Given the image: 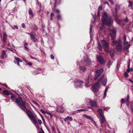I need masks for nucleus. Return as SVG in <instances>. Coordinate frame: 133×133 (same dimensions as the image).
Listing matches in <instances>:
<instances>
[{"instance_id":"1","label":"nucleus","mask_w":133,"mask_h":133,"mask_svg":"<svg viewBox=\"0 0 133 133\" xmlns=\"http://www.w3.org/2000/svg\"><path fill=\"white\" fill-rule=\"evenodd\" d=\"M102 24H105L106 25H109L111 23V18L108 14L106 12L103 14L102 18Z\"/></svg>"},{"instance_id":"2","label":"nucleus","mask_w":133,"mask_h":133,"mask_svg":"<svg viewBox=\"0 0 133 133\" xmlns=\"http://www.w3.org/2000/svg\"><path fill=\"white\" fill-rule=\"evenodd\" d=\"M15 101L20 107L23 110L26 107V103L24 101H23L21 97H19L18 98H16Z\"/></svg>"},{"instance_id":"3","label":"nucleus","mask_w":133,"mask_h":133,"mask_svg":"<svg viewBox=\"0 0 133 133\" xmlns=\"http://www.w3.org/2000/svg\"><path fill=\"white\" fill-rule=\"evenodd\" d=\"M112 45L114 46L116 45V47L117 50L118 51H120L122 49V42L121 41L119 40L118 41H115L114 40L112 39Z\"/></svg>"},{"instance_id":"4","label":"nucleus","mask_w":133,"mask_h":133,"mask_svg":"<svg viewBox=\"0 0 133 133\" xmlns=\"http://www.w3.org/2000/svg\"><path fill=\"white\" fill-rule=\"evenodd\" d=\"M25 112H26L29 117L35 124L37 123L36 121L33 113L30 110H28L26 107L23 110Z\"/></svg>"},{"instance_id":"5","label":"nucleus","mask_w":133,"mask_h":133,"mask_svg":"<svg viewBox=\"0 0 133 133\" xmlns=\"http://www.w3.org/2000/svg\"><path fill=\"white\" fill-rule=\"evenodd\" d=\"M103 79V77H101L98 81L92 87L93 91L96 92L98 91V88L99 87L100 83Z\"/></svg>"},{"instance_id":"6","label":"nucleus","mask_w":133,"mask_h":133,"mask_svg":"<svg viewBox=\"0 0 133 133\" xmlns=\"http://www.w3.org/2000/svg\"><path fill=\"white\" fill-rule=\"evenodd\" d=\"M101 43L105 52H109V43L108 42L103 40L101 41Z\"/></svg>"},{"instance_id":"7","label":"nucleus","mask_w":133,"mask_h":133,"mask_svg":"<svg viewBox=\"0 0 133 133\" xmlns=\"http://www.w3.org/2000/svg\"><path fill=\"white\" fill-rule=\"evenodd\" d=\"M116 29L115 28H114L112 29H111L110 30V35L111 37V40H114V38L116 37Z\"/></svg>"},{"instance_id":"8","label":"nucleus","mask_w":133,"mask_h":133,"mask_svg":"<svg viewBox=\"0 0 133 133\" xmlns=\"http://www.w3.org/2000/svg\"><path fill=\"white\" fill-rule=\"evenodd\" d=\"M103 71V70L102 69H99L97 70L96 72V75L94 78V79L96 80L102 74Z\"/></svg>"},{"instance_id":"9","label":"nucleus","mask_w":133,"mask_h":133,"mask_svg":"<svg viewBox=\"0 0 133 133\" xmlns=\"http://www.w3.org/2000/svg\"><path fill=\"white\" fill-rule=\"evenodd\" d=\"M14 62L16 64H17L18 65V66H19L20 65L19 63V62H22L21 59L19 58L15 57H14Z\"/></svg>"},{"instance_id":"10","label":"nucleus","mask_w":133,"mask_h":133,"mask_svg":"<svg viewBox=\"0 0 133 133\" xmlns=\"http://www.w3.org/2000/svg\"><path fill=\"white\" fill-rule=\"evenodd\" d=\"M97 58L100 63V64H103L104 63V61L102 57L101 56V55H98L97 56Z\"/></svg>"},{"instance_id":"11","label":"nucleus","mask_w":133,"mask_h":133,"mask_svg":"<svg viewBox=\"0 0 133 133\" xmlns=\"http://www.w3.org/2000/svg\"><path fill=\"white\" fill-rule=\"evenodd\" d=\"M64 111V108L62 106H59L57 107V111L58 112H63Z\"/></svg>"},{"instance_id":"12","label":"nucleus","mask_w":133,"mask_h":133,"mask_svg":"<svg viewBox=\"0 0 133 133\" xmlns=\"http://www.w3.org/2000/svg\"><path fill=\"white\" fill-rule=\"evenodd\" d=\"M83 82L81 81H78L75 83V85L76 87H81Z\"/></svg>"},{"instance_id":"13","label":"nucleus","mask_w":133,"mask_h":133,"mask_svg":"<svg viewBox=\"0 0 133 133\" xmlns=\"http://www.w3.org/2000/svg\"><path fill=\"white\" fill-rule=\"evenodd\" d=\"M84 62H83V63L85 62L87 64L89 65L91 64V61L90 60H89L86 57H84Z\"/></svg>"},{"instance_id":"14","label":"nucleus","mask_w":133,"mask_h":133,"mask_svg":"<svg viewBox=\"0 0 133 133\" xmlns=\"http://www.w3.org/2000/svg\"><path fill=\"white\" fill-rule=\"evenodd\" d=\"M89 104L92 107H95L97 106V103L95 101H90Z\"/></svg>"},{"instance_id":"15","label":"nucleus","mask_w":133,"mask_h":133,"mask_svg":"<svg viewBox=\"0 0 133 133\" xmlns=\"http://www.w3.org/2000/svg\"><path fill=\"white\" fill-rule=\"evenodd\" d=\"M100 117V120L101 121L100 123L101 124H104L106 121V120L104 116H99Z\"/></svg>"},{"instance_id":"16","label":"nucleus","mask_w":133,"mask_h":133,"mask_svg":"<svg viewBox=\"0 0 133 133\" xmlns=\"http://www.w3.org/2000/svg\"><path fill=\"white\" fill-rule=\"evenodd\" d=\"M29 35L30 36L31 40L34 42H36L37 41V39L35 38L34 36L31 33L29 34Z\"/></svg>"},{"instance_id":"17","label":"nucleus","mask_w":133,"mask_h":133,"mask_svg":"<svg viewBox=\"0 0 133 133\" xmlns=\"http://www.w3.org/2000/svg\"><path fill=\"white\" fill-rule=\"evenodd\" d=\"M109 52L108 53H110L111 57H113L114 56V55L115 54L114 50V49H112L110 50H109Z\"/></svg>"},{"instance_id":"18","label":"nucleus","mask_w":133,"mask_h":133,"mask_svg":"<svg viewBox=\"0 0 133 133\" xmlns=\"http://www.w3.org/2000/svg\"><path fill=\"white\" fill-rule=\"evenodd\" d=\"M97 111L99 112V116H103V111L102 109L99 108L97 110Z\"/></svg>"},{"instance_id":"19","label":"nucleus","mask_w":133,"mask_h":133,"mask_svg":"<svg viewBox=\"0 0 133 133\" xmlns=\"http://www.w3.org/2000/svg\"><path fill=\"white\" fill-rule=\"evenodd\" d=\"M115 10L116 13H117L119 10L120 6L119 5L116 4L115 5Z\"/></svg>"},{"instance_id":"20","label":"nucleus","mask_w":133,"mask_h":133,"mask_svg":"<svg viewBox=\"0 0 133 133\" xmlns=\"http://www.w3.org/2000/svg\"><path fill=\"white\" fill-rule=\"evenodd\" d=\"M7 35L5 32H4L3 34V40L4 42H5L7 39Z\"/></svg>"},{"instance_id":"21","label":"nucleus","mask_w":133,"mask_h":133,"mask_svg":"<svg viewBox=\"0 0 133 133\" xmlns=\"http://www.w3.org/2000/svg\"><path fill=\"white\" fill-rule=\"evenodd\" d=\"M1 56L3 59L6 57V52L4 51H3L2 52Z\"/></svg>"},{"instance_id":"22","label":"nucleus","mask_w":133,"mask_h":133,"mask_svg":"<svg viewBox=\"0 0 133 133\" xmlns=\"http://www.w3.org/2000/svg\"><path fill=\"white\" fill-rule=\"evenodd\" d=\"M79 69L80 70H82L83 72H85L86 70V68L83 66H79Z\"/></svg>"},{"instance_id":"23","label":"nucleus","mask_w":133,"mask_h":133,"mask_svg":"<svg viewBox=\"0 0 133 133\" xmlns=\"http://www.w3.org/2000/svg\"><path fill=\"white\" fill-rule=\"evenodd\" d=\"M55 0V3H54V7L55 8L56 4H59L60 3V0Z\"/></svg>"},{"instance_id":"24","label":"nucleus","mask_w":133,"mask_h":133,"mask_svg":"<svg viewBox=\"0 0 133 133\" xmlns=\"http://www.w3.org/2000/svg\"><path fill=\"white\" fill-rule=\"evenodd\" d=\"M3 93L5 95H8L10 94V93L6 90H4L3 92Z\"/></svg>"},{"instance_id":"25","label":"nucleus","mask_w":133,"mask_h":133,"mask_svg":"<svg viewBox=\"0 0 133 133\" xmlns=\"http://www.w3.org/2000/svg\"><path fill=\"white\" fill-rule=\"evenodd\" d=\"M115 20L119 24H123L122 22H123L122 21L118 20L117 19H116Z\"/></svg>"},{"instance_id":"26","label":"nucleus","mask_w":133,"mask_h":133,"mask_svg":"<svg viewBox=\"0 0 133 133\" xmlns=\"http://www.w3.org/2000/svg\"><path fill=\"white\" fill-rule=\"evenodd\" d=\"M85 117L86 118H87L89 119L91 121H92L93 120V119L92 118V117L90 116L85 115Z\"/></svg>"},{"instance_id":"27","label":"nucleus","mask_w":133,"mask_h":133,"mask_svg":"<svg viewBox=\"0 0 133 133\" xmlns=\"http://www.w3.org/2000/svg\"><path fill=\"white\" fill-rule=\"evenodd\" d=\"M29 15H31L32 16H33L34 15L32 12V11L31 9H30L29 11Z\"/></svg>"},{"instance_id":"28","label":"nucleus","mask_w":133,"mask_h":133,"mask_svg":"<svg viewBox=\"0 0 133 133\" xmlns=\"http://www.w3.org/2000/svg\"><path fill=\"white\" fill-rule=\"evenodd\" d=\"M130 44H129V45L125 46L124 48V49L125 50H127L130 47Z\"/></svg>"},{"instance_id":"29","label":"nucleus","mask_w":133,"mask_h":133,"mask_svg":"<svg viewBox=\"0 0 133 133\" xmlns=\"http://www.w3.org/2000/svg\"><path fill=\"white\" fill-rule=\"evenodd\" d=\"M98 47L99 50H102V48L101 44L99 43H98Z\"/></svg>"},{"instance_id":"30","label":"nucleus","mask_w":133,"mask_h":133,"mask_svg":"<svg viewBox=\"0 0 133 133\" xmlns=\"http://www.w3.org/2000/svg\"><path fill=\"white\" fill-rule=\"evenodd\" d=\"M107 79H104V81L103 82L102 84L104 86H105L106 85V83L107 82Z\"/></svg>"},{"instance_id":"31","label":"nucleus","mask_w":133,"mask_h":133,"mask_svg":"<svg viewBox=\"0 0 133 133\" xmlns=\"http://www.w3.org/2000/svg\"><path fill=\"white\" fill-rule=\"evenodd\" d=\"M54 16V14L53 13H51L50 15V19L52 20V17Z\"/></svg>"},{"instance_id":"32","label":"nucleus","mask_w":133,"mask_h":133,"mask_svg":"<svg viewBox=\"0 0 133 133\" xmlns=\"http://www.w3.org/2000/svg\"><path fill=\"white\" fill-rule=\"evenodd\" d=\"M102 26L100 28V29L101 30H102L104 28V25H105V24H102Z\"/></svg>"},{"instance_id":"33","label":"nucleus","mask_w":133,"mask_h":133,"mask_svg":"<svg viewBox=\"0 0 133 133\" xmlns=\"http://www.w3.org/2000/svg\"><path fill=\"white\" fill-rule=\"evenodd\" d=\"M57 18L58 20H61V16L59 15H57Z\"/></svg>"},{"instance_id":"34","label":"nucleus","mask_w":133,"mask_h":133,"mask_svg":"<svg viewBox=\"0 0 133 133\" xmlns=\"http://www.w3.org/2000/svg\"><path fill=\"white\" fill-rule=\"evenodd\" d=\"M69 116H68L66 118H65L64 119V121L65 122H66L67 120H69Z\"/></svg>"},{"instance_id":"35","label":"nucleus","mask_w":133,"mask_h":133,"mask_svg":"<svg viewBox=\"0 0 133 133\" xmlns=\"http://www.w3.org/2000/svg\"><path fill=\"white\" fill-rule=\"evenodd\" d=\"M102 10V7L101 6H99L98 9V11H100Z\"/></svg>"},{"instance_id":"36","label":"nucleus","mask_w":133,"mask_h":133,"mask_svg":"<svg viewBox=\"0 0 133 133\" xmlns=\"http://www.w3.org/2000/svg\"><path fill=\"white\" fill-rule=\"evenodd\" d=\"M124 75L126 77H128V74L126 72H125L124 74Z\"/></svg>"},{"instance_id":"37","label":"nucleus","mask_w":133,"mask_h":133,"mask_svg":"<svg viewBox=\"0 0 133 133\" xmlns=\"http://www.w3.org/2000/svg\"><path fill=\"white\" fill-rule=\"evenodd\" d=\"M129 6L131 8H132V5L131 2H129Z\"/></svg>"},{"instance_id":"38","label":"nucleus","mask_w":133,"mask_h":133,"mask_svg":"<svg viewBox=\"0 0 133 133\" xmlns=\"http://www.w3.org/2000/svg\"><path fill=\"white\" fill-rule=\"evenodd\" d=\"M107 92H105L104 91V96H103V98H105V97H106V95H107Z\"/></svg>"},{"instance_id":"39","label":"nucleus","mask_w":133,"mask_h":133,"mask_svg":"<svg viewBox=\"0 0 133 133\" xmlns=\"http://www.w3.org/2000/svg\"><path fill=\"white\" fill-rule=\"evenodd\" d=\"M40 111L43 114H44L45 112L42 109H41L40 110Z\"/></svg>"},{"instance_id":"40","label":"nucleus","mask_w":133,"mask_h":133,"mask_svg":"<svg viewBox=\"0 0 133 133\" xmlns=\"http://www.w3.org/2000/svg\"><path fill=\"white\" fill-rule=\"evenodd\" d=\"M109 2H110L111 5H113L114 4V2L112 1L111 0H108Z\"/></svg>"},{"instance_id":"41","label":"nucleus","mask_w":133,"mask_h":133,"mask_svg":"<svg viewBox=\"0 0 133 133\" xmlns=\"http://www.w3.org/2000/svg\"><path fill=\"white\" fill-rule=\"evenodd\" d=\"M126 38L125 36H124L123 37V41L124 42H125L126 41Z\"/></svg>"},{"instance_id":"42","label":"nucleus","mask_w":133,"mask_h":133,"mask_svg":"<svg viewBox=\"0 0 133 133\" xmlns=\"http://www.w3.org/2000/svg\"><path fill=\"white\" fill-rule=\"evenodd\" d=\"M38 122L40 125H41L42 123L40 119H38Z\"/></svg>"},{"instance_id":"43","label":"nucleus","mask_w":133,"mask_h":133,"mask_svg":"<svg viewBox=\"0 0 133 133\" xmlns=\"http://www.w3.org/2000/svg\"><path fill=\"white\" fill-rule=\"evenodd\" d=\"M128 43V42H124L123 43V45H126Z\"/></svg>"},{"instance_id":"44","label":"nucleus","mask_w":133,"mask_h":133,"mask_svg":"<svg viewBox=\"0 0 133 133\" xmlns=\"http://www.w3.org/2000/svg\"><path fill=\"white\" fill-rule=\"evenodd\" d=\"M131 109L132 111L133 112V103H132L131 104Z\"/></svg>"},{"instance_id":"45","label":"nucleus","mask_w":133,"mask_h":133,"mask_svg":"<svg viewBox=\"0 0 133 133\" xmlns=\"http://www.w3.org/2000/svg\"><path fill=\"white\" fill-rule=\"evenodd\" d=\"M121 102L122 103H125V100H124V99L123 98H122V99H121Z\"/></svg>"},{"instance_id":"46","label":"nucleus","mask_w":133,"mask_h":133,"mask_svg":"<svg viewBox=\"0 0 133 133\" xmlns=\"http://www.w3.org/2000/svg\"><path fill=\"white\" fill-rule=\"evenodd\" d=\"M119 64H117V68L116 69H117V70H118V69L119 68Z\"/></svg>"},{"instance_id":"47","label":"nucleus","mask_w":133,"mask_h":133,"mask_svg":"<svg viewBox=\"0 0 133 133\" xmlns=\"http://www.w3.org/2000/svg\"><path fill=\"white\" fill-rule=\"evenodd\" d=\"M50 57L52 59H53L54 58V56H53V55H52V54H51L50 55Z\"/></svg>"},{"instance_id":"48","label":"nucleus","mask_w":133,"mask_h":133,"mask_svg":"<svg viewBox=\"0 0 133 133\" xmlns=\"http://www.w3.org/2000/svg\"><path fill=\"white\" fill-rule=\"evenodd\" d=\"M1 85H2L3 86H5L6 87H7V85H6V84H1Z\"/></svg>"},{"instance_id":"49","label":"nucleus","mask_w":133,"mask_h":133,"mask_svg":"<svg viewBox=\"0 0 133 133\" xmlns=\"http://www.w3.org/2000/svg\"><path fill=\"white\" fill-rule=\"evenodd\" d=\"M103 4H107L108 6H109V3H108L104 1Z\"/></svg>"},{"instance_id":"50","label":"nucleus","mask_w":133,"mask_h":133,"mask_svg":"<svg viewBox=\"0 0 133 133\" xmlns=\"http://www.w3.org/2000/svg\"><path fill=\"white\" fill-rule=\"evenodd\" d=\"M126 23H127L128 21V20L127 18H126L124 20Z\"/></svg>"},{"instance_id":"51","label":"nucleus","mask_w":133,"mask_h":133,"mask_svg":"<svg viewBox=\"0 0 133 133\" xmlns=\"http://www.w3.org/2000/svg\"><path fill=\"white\" fill-rule=\"evenodd\" d=\"M22 27L23 28H25V24L24 23L22 24Z\"/></svg>"},{"instance_id":"52","label":"nucleus","mask_w":133,"mask_h":133,"mask_svg":"<svg viewBox=\"0 0 133 133\" xmlns=\"http://www.w3.org/2000/svg\"><path fill=\"white\" fill-rule=\"evenodd\" d=\"M129 97V96L128 95L127 96V99L125 100V101H126L127 102H128V98Z\"/></svg>"},{"instance_id":"53","label":"nucleus","mask_w":133,"mask_h":133,"mask_svg":"<svg viewBox=\"0 0 133 133\" xmlns=\"http://www.w3.org/2000/svg\"><path fill=\"white\" fill-rule=\"evenodd\" d=\"M69 118H69V121H72V117H69Z\"/></svg>"},{"instance_id":"54","label":"nucleus","mask_w":133,"mask_h":133,"mask_svg":"<svg viewBox=\"0 0 133 133\" xmlns=\"http://www.w3.org/2000/svg\"><path fill=\"white\" fill-rule=\"evenodd\" d=\"M100 12H101L100 11H98L97 16H98V17H99V15Z\"/></svg>"},{"instance_id":"55","label":"nucleus","mask_w":133,"mask_h":133,"mask_svg":"<svg viewBox=\"0 0 133 133\" xmlns=\"http://www.w3.org/2000/svg\"><path fill=\"white\" fill-rule=\"evenodd\" d=\"M85 110L84 109H82L78 110H77V111H84Z\"/></svg>"},{"instance_id":"56","label":"nucleus","mask_w":133,"mask_h":133,"mask_svg":"<svg viewBox=\"0 0 133 133\" xmlns=\"http://www.w3.org/2000/svg\"><path fill=\"white\" fill-rule=\"evenodd\" d=\"M11 98L12 99H14L15 96L14 95H12L11 96Z\"/></svg>"},{"instance_id":"57","label":"nucleus","mask_w":133,"mask_h":133,"mask_svg":"<svg viewBox=\"0 0 133 133\" xmlns=\"http://www.w3.org/2000/svg\"><path fill=\"white\" fill-rule=\"evenodd\" d=\"M30 56L31 59H35V58L34 57H32L31 55H30Z\"/></svg>"},{"instance_id":"58","label":"nucleus","mask_w":133,"mask_h":133,"mask_svg":"<svg viewBox=\"0 0 133 133\" xmlns=\"http://www.w3.org/2000/svg\"><path fill=\"white\" fill-rule=\"evenodd\" d=\"M126 71H127L128 72H129L130 71V70L129 69V68H128L127 70H126Z\"/></svg>"},{"instance_id":"59","label":"nucleus","mask_w":133,"mask_h":133,"mask_svg":"<svg viewBox=\"0 0 133 133\" xmlns=\"http://www.w3.org/2000/svg\"><path fill=\"white\" fill-rule=\"evenodd\" d=\"M42 28L43 29H44L45 27V25L43 24H42Z\"/></svg>"},{"instance_id":"60","label":"nucleus","mask_w":133,"mask_h":133,"mask_svg":"<svg viewBox=\"0 0 133 133\" xmlns=\"http://www.w3.org/2000/svg\"><path fill=\"white\" fill-rule=\"evenodd\" d=\"M14 28H15L17 29H18V26L15 25H14Z\"/></svg>"},{"instance_id":"61","label":"nucleus","mask_w":133,"mask_h":133,"mask_svg":"<svg viewBox=\"0 0 133 133\" xmlns=\"http://www.w3.org/2000/svg\"><path fill=\"white\" fill-rule=\"evenodd\" d=\"M56 12L58 13H60V11L58 9H57L56 10Z\"/></svg>"},{"instance_id":"62","label":"nucleus","mask_w":133,"mask_h":133,"mask_svg":"<svg viewBox=\"0 0 133 133\" xmlns=\"http://www.w3.org/2000/svg\"><path fill=\"white\" fill-rule=\"evenodd\" d=\"M46 113L49 115V116H50L51 115V114L50 113L48 112H46Z\"/></svg>"},{"instance_id":"63","label":"nucleus","mask_w":133,"mask_h":133,"mask_svg":"<svg viewBox=\"0 0 133 133\" xmlns=\"http://www.w3.org/2000/svg\"><path fill=\"white\" fill-rule=\"evenodd\" d=\"M24 48L25 50H27L28 48L26 46H25Z\"/></svg>"},{"instance_id":"64","label":"nucleus","mask_w":133,"mask_h":133,"mask_svg":"<svg viewBox=\"0 0 133 133\" xmlns=\"http://www.w3.org/2000/svg\"><path fill=\"white\" fill-rule=\"evenodd\" d=\"M129 69L130 71H133V69L132 68H131L130 69L129 68Z\"/></svg>"}]
</instances>
